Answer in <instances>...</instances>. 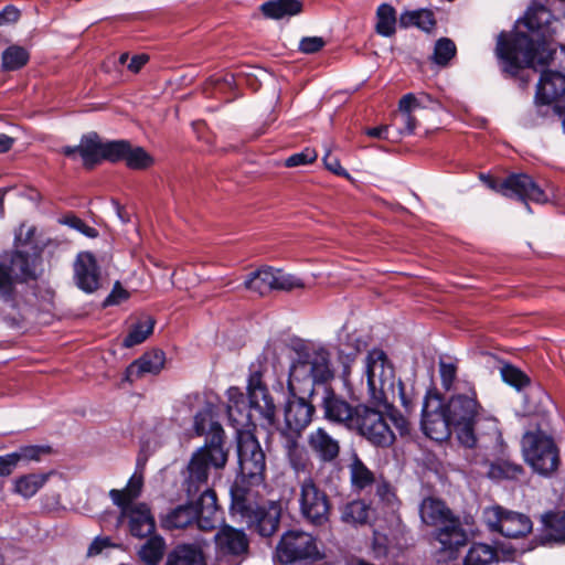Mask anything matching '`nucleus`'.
I'll use <instances>...</instances> for the list:
<instances>
[{
  "instance_id": "f257e3e1",
  "label": "nucleus",
  "mask_w": 565,
  "mask_h": 565,
  "mask_svg": "<svg viewBox=\"0 0 565 565\" xmlns=\"http://www.w3.org/2000/svg\"><path fill=\"white\" fill-rule=\"evenodd\" d=\"M495 53L502 72L510 76H516L524 67L536 68L550 64L565 75V45H559L558 51L552 50L544 41H534L523 32L513 31L509 35L501 32Z\"/></svg>"
},
{
  "instance_id": "f03ea898",
  "label": "nucleus",
  "mask_w": 565,
  "mask_h": 565,
  "mask_svg": "<svg viewBox=\"0 0 565 565\" xmlns=\"http://www.w3.org/2000/svg\"><path fill=\"white\" fill-rule=\"evenodd\" d=\"M266 371L267 358L263 353L249 365L247 397L238 387L233 386L227 390V414L231 420L243 424V419H249L250 411H254L268 426L274 425L276 406L263 381Z\"/></svg>"
},
{
  "instance_id": "7ed1b4c3",
  "label": "nucleus",
  "mask_w": 565,
  "mask_h": 565,
  "mask_svg": "<svg viewBox=\"0 0 565 565\" xmlns=\"http://www.w3.org/2000/svg\"><path fill=\"white\" fill-rule=\"evenodd\" d=\"M40 250L15 248L10 254L0 256V301L15 310L20 319L30 318L33 307L20 298L15 282L35 280L39 276Z\"/></svg>"
},
{
  "instance_id": "20e7f679",
  "label": "nucleus",
  "mask_w": 565,
  "mask_h": 565,
  "mask_svg": "<svg viewBox=\"0 0 565 565\" xmlns=\"http://www.w3.org/2000/svg\"><path fill=\"white\" fill-rule=\"evenodd\" d=\"M422 521L435 526L433 537L440 544L436 551L438 563H446L458 557L459 550L468 542V532L459 516L440 500L426 498L419 505Z\"/></svg>"
},
{
  "instance_id": "39448f33",
  "label": "nucleus",
  "mask_w": 565,
  "mask_h": 565,
  "mask_svg": "<svg viewBox=\"0 0 565 565\" xmlns=\"http://www.w3.org/2000/svg\"><path fill=\"white\" fill-rule=\"evenodd\" d=\"M445 411L452 423L459 443L466 448L475 447L477 444L475 426L482 411L475 387L468 385L467 392L452 395Z\"/></svg>"
},
{
  "instance_id": "423d86ee",
  "label": "nucleus",
  "mask_w": 565,
  "mask_h": 565,
  "mask_svg": "<svg viewBox=\"0 0 565 565\" xmlns=\"http://www.w3.org/2000/svg\"><path fill=\"white\" fill-rule=\"evenodd\" d=\"M212 448L201 447L191 457L188 465V475L183 486L189 497L194 498L205 489H210L207 481L210 469L223 468L227 461V452L220 447V436L212 437Z\"/></svg>"
},
{
  "instance_id": "0eeeda50",
  "label": "nucleus",
  "mask_w": 565,
  "mask_h": 565,
  "mask_svg": "<svg viewBox=\"0 0 565 565\" xmlns=\"http://www.w3.org/2000/svg\"><path fill=\"white\" fill-rule=\"evenodd\" d=\"M232 509L238 512L249 527L264 536L269 537L276 533L279 526L281 509L276 502H268L266 504H253L245 497V490L236 483L231 489Z\"/></svg>"
},
{
  "instance_id": "6e6552de",
  "label": "nucleus",
  "mask_w": 565,
  "mask_h": 565,
  "mask_svg": "<svg viewBox=\"0 0 565 565\" xmlns=\"http://www.w3.org/2000/svg\"><path fill=\"white\" fill-rule=\"evenodd\" d=\"M526 463L540 476L551 477L559 465V450L554 439L542 430L526 431L522 438Z\"/></svg>"
},
{
  "instance_id": "1a4fd4ad",
  "label": "nucleus",
  "mask_w": 565,
  "mask_h": 565,
  "mask_svg": "<svg viewBox=\"0 0 565 565\" xmlns=\"http://www.w3.org/2000/svg\"><path fill=\"white\" fill-rule=\"evenodd\" d=\"M301 518L315 526H323L330 520L331 502L327 492L311 476L298 482L296 494Z\"/></svg>"
},
{
  "instance_id": "9d476101",
  "label": "nucleus",
  "mask_w": 565,
  "mask_h": 565,
  "mask_svg": "<svg viewBox=\"0 0 565 565\" xmlns=\"http://www.w3.org/2000/svg\"><path fill=\"white\" fill-rule=\"evenodd\" d=\"M350 430L356 431L379 448H387L395 441V434L387 423L386 415L365 404L356 405L355 419Z\"/></svg>"
},
{
  "instance_id": "9b49d317",
  "label": "nucleus",
  "mask_w": 565,
  "mask_h": 565,
  "mask_svg": "<svg viewBox=\"0 0 565 565\" xmlns=\"http://www.w3.org/2000/svg\"><path fill=\"white\" fill-rule=\"evenodd\" d=\"M238 477L248 487L258 486L264 481L266 470L265 454L249 431L237 430Z\"/></svg>"
},
{
  "instance_id": "f8f14e48",
  "label": "nucleus",
  "mask_w": 565,
  "mask_h": 565,
  "mask_svg": "<svg viewBox=\"0 0 565 565\" xmlns=\"http://www.w3.org/2000/svg\"><path fill=\"white\" fill-rule=\"evenodd\" d=\"M333 377L330 353L324 348L299 353L289 371V384L309 381L312 385L327 384Z\"/></svg>"
},
{
  "instance_id": "ddd939ff",
  "label": "nucleus",
  "mask_w": 565,
  "mask_h": 565,
  "mask_svg": "<svg viewBox=\"0 0 565 565\" xmlns=\"http://www.w3.org/2000/svg\"><path fill=\"white\" fill-rule=\"evenodd\" d=\"M480 179L491 190L500 192L507 198L518 199L524 202L529 212H531V207L527 200L540 204H544L550 201L547 193L537 185L530 175L524 173L510 174L502 182H499L492 177L486 174H480Z\"/></svg>"
},
{
  "instance_id": "4468645a",
  "label": "nucleus",
  "mask_w": 565,
  "mask_h": 565,
  "mask_svg": "<svg viewBox=\"0 0 565 565\" xmlns=\"http://www.w3.org/2000/svg\"><path fill=\"white\" fill-rule=\"evenodd\" d=\"M483 521L491 532H498L510 539L527 535L533 527L531 519L523 513L494 505L484 509Z\"/></svg>"
},
{
  "instance_id": "2eb2a0df",
  "label": "nucleus",
  "mask_w": 565,
  "mask_h": 565,
  "mask_svg": "<svg viewBox=\"0 0 565 565\" xmlns=\"http://www.w3.org/2000/svg\"><path fill=\"white\" fill-rule=\"evenodd\" d=\"M364 374L366 376L369 393L373 397H377V393L385 397L388 391H394V366L382 349L374 348L367 352Z\"/></svg>"
},
{
  "instance_id": "dca6fc26",
  "label": "nucleus",
  "mask_w": 565,
  "mask_h": 565,
  "mask_svg": "<svg viewBox=\"0 0 565 565\" xmlns=\"http://www.w3.org/2000/svg\"><path fill=\"white\" fill-rule=\"evenodd\" d=\"M318 554L316 539L302 531L286 532L276 548L277 559L281 564L313 559Z\"/></svg>"
},
{
  "instance_id": "f3484780",
  "label": "nucleus",
  "mask_w": 565,
  "mask_h": 565,
  "mask_svg": "<svg viewBox=\"0 0 565 565\" xmlns=\"http://www.w3.org/2000/svg\"><path fill=\"white\" fill-rule=\"evenodd\" d=\"M420 425L423 433L434 441L443 443L451 436L452 423L438 396H426L424 399Z\"/></svg>"
},
{
  "instance_id": "a211bd4d",
  "label": "nucleus",
  "mask_w": 565,
  "mask_h": 565,
  "mask_svg": "<svg viewBox=\"0 0 565 565\" xmlns=\"http://www.w3.org/2000/svg\"><path fill=\"white\" fill-rule=\"evenodd\" d=\"M315 406L302 397L288 399L285 406V424L279 428V436L291 435L301 437L302 431L311 423Z\"/></svg>"
},
{
  "instance_id": "6ab92c4d",
  "label": "nucleus",
  "mask_w": 565,
  "mask_h": 565,
  "mask_svg": "<svg viewBox=\"0 0 565 565\" xmlns=\"http://www.w3.org/2000/svg\"><path fill=\"white\" fill-rule=\"evenodd\" d=\"M74 282L78 289L86 294L95 292L100 286V268L93 253L81 252L74 265Z\"/></svg>"
},
{
  "instance_id": "aec40b11",
  "label": "nucleus",
  "mask_w": 565,
  "mask_h": 565,
  "mask_svg": "<svg viewBox=\"0 0 565 565\" xmlns=\"http://www.w3.org/2000/svg\"><path fill=\"white\" fill-rule=\"evenodd\" d=\"M519 550L512 545H502L500 553L484 543H475L468 550L463 565H498L499 561H514Z\"/></svg>"
},
{
  "instance_id": "412c9836",
  "label": "nucleus",
  "mask_w": 565,
  "mask_h": 565,
  "mask_svg": "<svg viewBox=\"0 0 565 565\" xmlns=\"http://www.w3.org/2000/svg\"><path fill=\"white\" fill-rule=\"evenodd\" d=\"M321 406L326 419L341 424L345 428L351 429L353 420L355 419L356 405L352 406L344 398L324 386Z\"/></svg>"
},
{
  "instance_id": "4be33fe9",
  "label": "nucleus",
  "mask_w": 565,
  "mask_h": 565,
  "mask_svg": "<svg viewBox=\"0 0 565 565\" xmlns=\"http://www.w3.org/2000/svg\"><path fill=\"white\" fill-rule=\"evenodd\" d=\"M104 145L97 132H88L83 135L81 142L77 146H65L61 152L70 158L78 153L82 158L83 164L87 169L94 168L103 161Z\"/></svg>"
},
{
  "instance_id": "5701e85b",
  "label": "nucleus",
  "mask_w": 565,
  "mask_h": 565,
  "mask_svg": "<svg viewBox=\"0 0 565 565\" xmlns=\"http://www.w3.org/2000/svg\"><path fill=\"white\" fill-rule=\"evenodd\" d=\"M120 519H128L129 531L132 536L147 537L154 532L156 521L150 508L146 503L119 507Z\"/></svg>"
},
{
  "instance_id": "b1692460",
  "label": "nucleus",
  "mask_w": 565,
  "mask_h": 565,
  "mask_svg": "<svg viewBox=\"0 0 565 565\" xmlns=\"http://www.w3.org/2000/svg\"><path fill=\"white\" fill-rule=\"evenodd\" d=\"M285 459L297 477L301 473L311 476L312 462L307 448L300 443L301 437L279 436Z\"/></svg>"
},
{
  "instance_id": "393cba45",
  "label": "nucleus",
  "mask_w": 565,
  "mask_h": 565,
  "mask_svg": "<svg viewBox=\"0 0 565 565\" xmlns=\"http://www.w3.org/2000/svg\"><path fill=\"white\" fill-rule=\"evenodd\" d=\"M307 443L316 459L322 463H333L340 455L339 440L324 428H317L308 435Z\"/></svg>"
},
{
  "instance_id": "a878e982",
  "label": "nucleus",
  "mask_w": 565,
  "mask_h": 565,
  "mask_svg": "<svg viewBox=\"0 0 565 565\" xmlns=\"http://www.w3.org/2000/svg\"><path fill=\"white\" fill-rule=\"evenodd\" d=\"M565 94V75L555 70L542 71L536 85L535 102L540 105H550Z\"/></svg>"
},
{
  "instance_id": "bb28decb",
  "label": "nucleus",
  "mask_w": 565,
  "mask_h": 565,
  "mask_svg": "<svg viewBox=\"0 0 565 565\" xmlns=\"http://www.w3.org/2000/svg\"><path fill=\"white\" fill-rule=\"evenodd\" d=\"M198 527L203 531H210L217 526L222 521L223 512L217 505L216 493L212 489H205L196 502Z\"/></svg>"
},
{
  "instance_id": "cd10ccee",
  "label": "nucleus",
  "mask_w": 565,
  "mask_h": 565,
  "mask_svg": "<svg viewBox=\"0 0 565 565\" xmlns=\"http://www.w3.org/2000/svg\"><path fill=\"white\" fill-rule=\"evenodd\" d=\"M166 363V354L162 350L154 349L145 352L139 359L135 360L126 369V379L134 382L146 375H157L161 372Z\"/></svg>"
},
{
  "instance_id": "c85d7f7f",
  "label": "nucleus",
  "mask_w": 565,
  "mask_h": 565,
  "mask_svg": "<svg viewBox=\"0 0 565 565\" xmlns=\"http://www.w3.org/2000/svg\"><path fill=\"white\" fill-rule=\"evenodd\" d=\"M217 551L222 555H241L248 548V540L242 530L224 525L215 535Z\"/></svg>"
},
{
  "instance_id": "c756f323",
  "label": "nucleus",
  "mask_w": 565,
  "mask_h": 565,
  "mask_svg": "<svg viewBox=\"0 0 565 565\" xmlns=\"http://www.w3.org/2000/svg\"><path fill=\"white\" fill-rule=\"evenodd\" d=\"M339 511L340 521L353 527L369 524L373 513L371 504L362 499L345 502L340 507Z\"/></svg>"
},
{
  "instance_id": "7c9ffc66",
  "label": "nucleus",
  "mask_w": 565,
  "mask_h": 565,
  "mask_svg": "<svg viewBox=\"0 0 565 565\" xmlns=\"http://www.w3.org/2000/svg\"><path fill=\"white\" fill-rule=\"evenodd\" d=\"M193 427L198 436L206 435L203 447L212 448L211 441L214 435L220 436V447H223L224 430L221 424L213 420V414L210 407H205L195 414Z\"/></svg>"
},
{
  "instance_id": "2f4dec72",
  "label": "nucleus",
  "mask_w": 565,
  "mask_h": 565,
  "mask_svg": "<svg viewBox=\"0 0 565 565\" xmlns=\"http://www.w3.org/2000/svg\"><path fill=\"white\" fill-rule=\"evenodd\" d=\"M164 565H206V563L199 547L192 544H182L168 554Z\"/></svg>"
},
{
  "instance_id": "473e14b6",
  "label": "nucleus",
  "mask_w": 565,
  "mask_h": 565,
  "mask_svg": "<svg viewBox=\"0 0 565 565\" xmlns=\"http://www.w3.org/2000/svg\"><path fill=\"white\" fill-rule=\"evenodd\" d=\"M350 482L353 491L361 492L375 482L374 473L354 454L349 465Z\"/></svg>"
},
{
  "instance_id": "72a5a7b5",
  "label": "nucleus",
  "mask_w": 565,
  "mask_h": 565,
  "mask_svg": "<svg viewBox=\"0 0 565 565\" xmlns=\"http://www.w3.org/2000/svg\"><path fill=\"white\" fill-rule=\"evenodd\" d=\"M301 9L302 4L298 0H269L260 7L263 14L274 20L297 15Z\"/></svg>"
},
{
  "instance_id": "f704fd0d",
  "label": "nucleus",
  "mask_w": 565,
  "mask_h": 565,
  "mask_svg": "<svg viewBox=\"0 0 565 565\" xmlns=\"http://www.w3.org/2000/svg\"><path fill=\"white\" fill-rule=\"evenodd\" d=\"M375 32L383 38H391L396 32L397 12L390 3H381L375 12Z\"/></svg>"
},
{
  "instance_id": "c9c22d12",
  "label": "nucleus",
  "mask_w": 565,
  "mask_h": 565,
  "mask_svg": "<svg viewBox=\"0 0 565 565\" xmlns=\"http://www.w3.org/2000/svg\"><path fill=\"white\" fill-rule=\"evenodd\" d=\"M167 544L163 537L152 535L139 547L138 556L146 565H159L164 556Z\"/></svg>"
},
{
  "instance_id": "e433bc0d",
  "label": "nucleus",
  "mask_w": 565,
  "mask_h": 565,
  "mask_svg": "<svg viewBox=\"0 0 565 565\" xmlns=\"http://www.w3.org/2000/svg\"><path fill=\"white\" fill-rule=\"evenodd\" d=\"M143 486L142 476H137L136 473L130 477L128 483L125 489L117 490L113 489L109 492V497L111 498L114 504L119 507L132 505L134 500H136L140 493Z\"/></svg>"
},
{
  "instance_id": "4c0bfd02",
  "label": "nucleus",
  "mask_w": 565,
  "mask_h": 565,
  "mask_svg": "<svg viewBox=\"0 0 565 565\" xmlns=\"http://www.w3.org/2000/svg\"><path fill=\"white\" fill-rule=\"evenodd\" d=\"M398 24L404 29L416 26L425 32H429L435 28L436 20L430 10L419 9L403 12L398 18Z\"/></svg>"
},
{
  "instance_id": "58836bf2",
  "label": "nucleus",
  "mask_w": 565,
  "mask_h": 565,
  "mask_svg": "<svg viewBox=\"0 0 565 565\" xmlns=\"http://www.w3.org/2000/svg\"><path fill=\"white\" fill-rule=\"evenodd\" d=\"M196 516L195 505L182 504L168 512L162 520V524L167 529H184L192 524Z\"/></svg>"
},
{
  "instance_id": "ea45409f",
  "label": "nucleus",
  "mask_w": 565,
  "mask_h": 565,
  "mask_svg": "<svg viewBox=\"0 0 565 565\" xmlns=\"http://www.w3.org/2000/svg\"><path fill=\"white\" fill-rule=\"evenodd\" d=\"M30 61V52L17 44L8 46L1 54V70L14 72L23 68Z\"/></svg>"
},
{
  "instance_id": "a19ab883",
  "label": "nucleus",
  "mask_w": 565,
  "mask_h": 565,
  "mask_svg": "<svg viewBox=\"0 0 565 565\" xmlns=\"http://www.w3.org/2000/svg\"><path fill=\"white\" fill-rule=\"evenodd\" d=\"M273 274L270 266H264L255 271H252L244 280V287L250 291L265 296L273 291Z\"/></svg>"
},
{
  "instance_id": "79ce46f5",
  "label": "nucleus",
  "mask_w": 565,
  "mask_h": 565,
  "mask_svg": "<svg viewBox=\"0 0 565 565\" xmlns=\"http://www.w3.org/2000/svg\"><path fill=\"white\" fill-rule=\"evenodd\" d=\"M552 13L544 6H531L525 15L516 21L531 32H540L550 23Z\"/></svg>"
},
{
  "instance_id": "37998d69",
  "label": "nucleus",
  "mask_w": 565,
  "mask_h": 565,
  "mask_svg": "<svg viewBox=\"0 0 565 565\" xmlns=\"http://www.w3.org/2000/svg\"><path fill=\"white\" fill-rule=\"evenodd\" d=\"M545 539L550 542H565V511L550 512L543 516Z\"/></svg>"
},
{
  "instance_id": "c03bdc74",
  "label": "nucleus",
  "mask_w": 565,
  "mask_h": 565,
  "mask_svg": "<svg viewBox=\"0 0 565 565\" xmlns=\"http://www.w3.org/2000/svg\"><path fill=\"white\" fill-rule=\"evenodd\" d=\"M47 473H30L14 481V491L23 498L33 497L47 481Z\"/></svg>"
},
{
  "instance_id": "a18cd8bd",
  "label": "nucleus",
  "mask_w": 565,
  "mask_h": 565,
  "mask_svg": "<svg viewBox=\"0 0 565 565\" xmlns=\"http://www.w3.org/2000/svg\"><path fill=\"white\" fill-rule=\"evenodd\" d=\"M154 319L146 317L132 324L128 334L124 338L122 344L126 348H132L142 343L153 331Z\"/></svg>"
},
{
  "instance_id": "49530a36",
  "label": "nucleus",
  "mask_w": 565,
  "mask_h": 565,
  "mask_svg": "<svg viewBox=\"0 0 565 565\" xmlns=\"http://www.w3.org/2000/svg\"><path fill=\"white\" fill-rule=\"evenodd\" d=\"M124 162L131 170H146L153 164V158L142 147L129 141Z\"/></svg>"
},
{
  "instance_id": "de8ad7c7",
  "label": "nucleus",
  "mask_w": 565,
  "mask_h": 565,
  "mask_svg": "<svg viewBox=\"0 0 565 565\" xmlns=\"http://www.w3.org/2000/svg\"><path fill=\"white\" fill-rule=\"evenodd\" d=\"M53 449L50 445H28L21 446L15 450L19 463L39 462L43 457L50 456Z\"/></svg>"
},
{
  "instance_id": "09e8293b",
  "label": "nucleus",
  "mask_w": 565,
  "mask_h": 565,
  "mask_svg": "<svg viewBox=\"0 0 565 565\" xmlns=\"http://www.w3.org/2000/svg\"><path fill=\"white\" fill-rule=\"evenodd\" d=\"M273 274V290L290 291L298 288H303V281L295 275L287 274L281 269L271 267Z\"/></svg>"
},
{
  "instance_id": "8fccbe9b",
  "label": "nucleus",
  "mask_w": 565,
  "mask_h": 565,
  "mask_svg": "<svg viewBox=\"0 0 565 565\" xmlns=\"http://www.w3.org/2000/svg\"><path fill=\"white\" fill-rule=\"evenodd\" d=\"M522 472V467L510 461H497L490 465L488 476L491 479H514Z\"/></svg>"
},
{
  "instance_id": "3c124183",
  "label": "nucleus",
  "mask_w": 565,
  "mask_h": 565,
  "mask_svg": "<svg viewBox=\"0 0 565 565\" xmlns=\"http://www.w3.org/2000/svg\"><path fill=\"white\" fill-rule=\"evenodd\" d=\"M456 54V45L448 38L439 39L434 49L433 60L440 66H446Z\"/></svg>"
},
{
  "instance_id": "603ef678",
  "label": "nucleus",
  "mask_w": 565,
  "mask_h": 565,
  "mask_svg": "<svg viewBox=\"0 0 565 565\" xmlns=\"http://www.w3.org/2000/svg\"><path fill=\"white\" fill-rule=\"evenodd\" d=\"M501 376L507 384L515 387L518 391H521L530 385L529 376L520 369L511 364H505L502 366Z\"/></svg>"
},
{
  "instance_id": "864d4df0",
  "label": "nucleus",
  "mask_w": 565,
  "mask_h": 565,
  "mask_svg": "<svg viewBox=\"0 0 565 565\" xmlns=\"http://www.w3.org/2000/svg\"><path fill=\"white\" fill-rule=\"evenodd\" d=\"M128 140H109L104 145L103 161L113 163L124 162L126 151L128 150Z\"/></svg>"
},
{
  "instance_id": "5fc2aeb1",
  "label": "nucleus",
  "mask_w": 565,
  "mask_h": 565,
  "mask_svg": "<svg viewBox=\"0 0 565 565\" xmlns=\"http://www.w3.org/2000/svg\"><path fill=\"white\" fill-rule=\"evenodd\" d=\"M34 297L38 300L39 310L49 312L54 308L55 291L47 285H36Z\"/></svg>"
},
{
  "instance_id": "6e6d98bb",
  "label": "nucleus",
  "mask_w": 565,
  "mask_h": 565,
  "mask_svg": "<svg viewBox=\"0 0 565 565\" xmlns=\"http://www.w3.org/2000/svg\"><path fill=\"white\" fill-rule=\"evenodd\" d=\"M36 228L34 226H29L25 228L24 225H21L19 231L15 232L14 237V246L20 249H29L35 248L39 250L38 246L33 242V237L35 235Z\"/></svg>"
},
{
  "instance_id": "4d7b16f0",
  "label": "nucleus",
  "mask_w": 565,
  "mask_h": 565,
  "mask_svg": "<svg viewBox=\"0 0 565 565\" xmlns=\"http://www.w3.org/2000/svg\"><path fill=\"white\" fill-rule=\"evenodd\" d=\"M61 222L70 226L71 228H74L77 232L82 233L86 237L94 238L98 235L96 228L87 225L82 218L77 217L74 214L65 215Z\"/></svg>"
},
{
  "instance_id": "13d9d810",
  "label": "nucleus",
  "mask_w": 565,
  "mask_h": 565,
  "mask_svg": "<svg viewBox=\"0 0 565 565\" xmlns=\"http://www.w3.org/2000/svg\"><path fill=\"white\" fill-rule=\"evenodd\" d=\"M393 423L398 434L404 437L411 433V424L408 419L395 407L390 406L387 409L386 418Z\"/></svg>"
},
{
  "instance_id": "bf43d9fd",
  "label": "nucleus",
  "mask_w": 565,
  "mask_h": 565,
  "mask_svg": "<svg viewBox=\"0 0 565 565\" xmlns=\"http://www.w3.org/2000/svg\"><path fill=\"white\" fill-rule=\"evenodd\" d=\"M439 374L441 380V386L446 391H450L454 386L457 376V366L452 362H439Z\"/></svg>"
},
{
  "instance_id": "052dcab7",
  "label": "nucleus",
  "mask_w": 565,
  "mask_h": 565,
  "mask_svg": "<svg viewBox=\"0 0 565 565\" xmlns=\"http://www.w3.org/2000/svg\"><path fill=\"white\" fill-rule=\"evenodd\" d=\"M317 159L315 149L306 148L300 152L294 153L285 161L286 167H299L312 163Z\"/></svg>"
},
{
  "instance_id": "680f3d73",
  "label": "nucleus",
  "mask_w": 565,
  "mask_h": 565,
  "mask_svg": "<svg viewBox=\"0 0 565 565\" xmlns=\"http://www.w3.org/2000/svg\"><path fill=\"white\" fill-rule=\"evenodd\" d=\"M326 41L321 36H305L299 42V51L303 54H315L322 50Z\"/></svg>"
},
{
  "instance_id": "e2e57ef3",
  "label": "nucleus",
  "mask_w": 565,
  "mask_h": 565,
  "mask_svg": "<svg viewBox=\"0 0 565 565\" xmlns=\"http://www.w3.org/2000/svg\"><path fill=\"white\" fill-rule=\"evenodd\" d=\"M129 298V292L121 286L119 281H116L110 294L104 300V307L119 305L120 302Z\"/></svg>"
},
{
  "instance_id": "0e129e2a",
  "label": "nucleus",
  "mask_w": 565,
  "mask_h": 565,
  "mask_svg": "<svg viewBox=\"0 0 565 565\" xmlns=\"http://www.w3.org/2000/svg\"><path fill=\"white\" fill-rule=\"evenodd\" d=\"M376 497L386 505H392L395 501V493L387 481L382 480L376 483Z\"/></svg>"
},
{
  "instance_id": "69168bd1",
  "label": "nucleus",
  "mask_w": 565,
  "mask_h": 565,
  "mask_svg": "<svg viewBox=\"0 0 565 565\" xmlns=\"http://www.w3.org/2000/svg\"><path fill=\"white\" fill-rule=\"evenodd\" d=\"M18 465L15 451L0 456V477L10 476Z\"/></svg>"
},
{
  "instance_id": "338daca9",
  "label": "nucleus",
  "mask_w": 565,
  "mask_h": 565,
  "mask_svg": "<svg viewBox=\"0 0 565 565\" xmlns=\"http://www.w3.org/2000/svg\"><path fill=\"white\" fill-rule=\"evenodd\" d=\"M372 551L374 557L382 558L385 557L388 553L387 537L380 533H374L373 542H372Z\"/></svg>"
},
{
  "instance_id": "774afa93",
  "label": "nucleus",
  "mask_w": 565,
  "mask_h": 565,
  "mask_svg": "<svg viewBox=\"0 0 565 565\" xmlns=\"http://www.w3.org/2000/svg\"><path fill=\"white\" fill-rule=\"evenodd\" d=\"M420 107H422L420 102L412 93L404 95L398 103L399 113L413 114L414 110H416Z\"/></svg>"
}]
</instances>
